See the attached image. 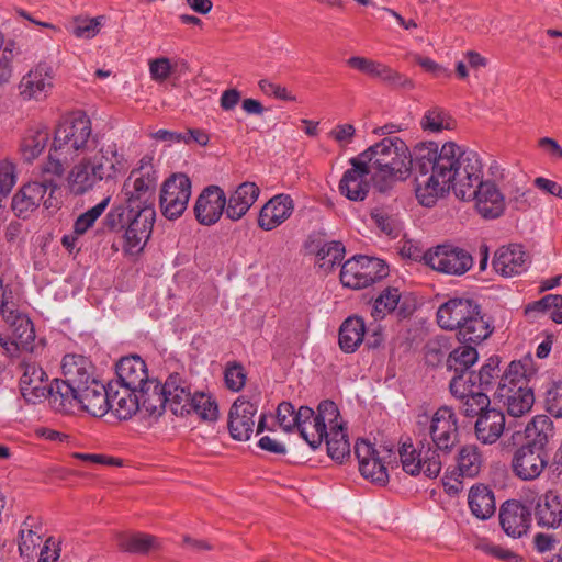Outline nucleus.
I'll return each mask as SVG.
<instances>
[{
    "label": "nucleus",
    "mask_w": 562,
    "mask_h": 562,
    "mask_svg": "<svg viewBox=\"0 0 562 562\" xmlns=\"http://www.w3.org/2000/svg\"><path fill=\"white\" fill-rule=\"evenodd\" d=\"M128 221H131L130 210L120 203L105 214L102 229L109 233H120L124 231Z\"/></svg>",
    "instance_id": "nucleus-53"
},
{
    "label": "nucleus",
    "mask_w": 562,
    "mask_h": 562,
    "mask_svg": "<svg viewBox=\"0 0 562 562\" xmlns=\"http://www.w3.org/2000/svg\"><path fill=\"white\" fill-rule=\"evenodd\" d=\"M345 255V246L340 241L325 243L317 251L318 265L326 272L330 271L336 265L340 263Z\"/></svg>",
    "instance_id": "nucleus-51"
},
{
    "label": "nucleus",
    "mask_w": 562,
    "mask_h": 562,
    "mask_svg": "<svg viewBox=\"0 0 562 562\" xmlns=\"http://www.w3.org/2000/svg\"><path fill=\"white\" fill-rule=\"evenodd\" d=\"M103 20V15L91 19L77 16L74 19L72 34L78 38H93L99 34Z\"/></svg>",
    "instance_id": "nucleus-57"
},
{
    "label": "nucleus",
    "mask_w": 562,
    "mask_h": 562,
    "mask_svg": "<svg viewBox=\"0 0 562 562\" xmlns=\"http://www.w3.org/2000/svg\"><path fill=\"white\" fill-rule=\"evenodd\" d=\"M227 196L218 186L206 187L194 205L196 221L202 225H213L225 214Z\"/></svg>",
    "instance_id": "nucleus-22"
},
{
    "label": "nucleus",
    "mask_w": 562,
    "mask_h": 562,
    "mask_svg": "<svg viewBox=\"0 0 562 562\" xmlns=\"http://www.w3.org/2000/svg\"><path fill=\"white\" fill-rule=\"evenodd\" d=\"M503 385L517 387L519 385H528L526 380V370L520 361H512L501 378L498 387Z\"/></svg>",
    "instance_id": "nucleus-62"
},
{
    "label": "nucleus",
    "mask_w": 562,
    "mask_h": 562,
    "mask_svg": "<svg viewBox=\"0 0 562 562\" xmlns=\"http://www.w3.org/2000/svg\"><path fill=\"white\" fill-rule=\"evenodd\" d=\"M131 221L124 228V251L130 255L139 254L147 244L155 223V210H138L130 213Z\"/></svg>",
    "instance_id": "nucleus-17"
},
{
    "label": "nucleus",
    "mask_w": 562,
    "mask_h": 562,
    "mask_svg": "<svg viewBox=\"0 0 562 562\" xmlns=\"http://www.w3.org/2000/svg\"><path fill=\"white\" fill-rule=\"evenodd\" d=\"M140 411L149 416L162 415L167 404L166 383L160 384L157 380H150L137 390Z\"/></svg>",
    "instance_id": "nucleus-37"
},
{
    "label": "nucleus",
    "mask_w": 562,
    "mask_h": 562,
    "mask_svg": "<svg viewBox=\"0 0 562 562\" xmlns=\"http://www.w3.org/2000/svg\"><path fill=\"white\" fill-rule=\"evenodd\" d=\"M257 411V403L245 396H239L233 403L228 413V430L233 439L246 441L251 437Z\"/></svg>",
    "instance_id": "nucleus-21"
},
{
    "label": "nucleus",
    "mask_w": 562,
    "mask_h": 562,
    "mask_svg": "<svg viewBox=\"0 0 562 562\" xmlns=\"http://www.w3.org/2000/svg\"><path fill=\"white\" fill-rule=\"evenodd\" d=\"M498 366L499 360L497 357L488 358L486 363L482 366L477 373H469V381L472 384H477L480 387L487 389L492 384L493 380L498 376Z\"/></svg>",
    "instance_id": "nucleus-56"
},
{
    "label": "nucleus",
    "mask_w": 562,
    "mask_h": 562,
    "mask_svg": "<svg viewBox=\"0 0 562 562\" xmlns=\"http://www.w3.org/2000/svg\"><path fill=\"white\" fill-rule=\"evenodd\" d=\"M483 166L480 161V169L476 179L470 182L471 194L467 200L474 198L477 212L485 218H496L505 211V202L503 193L492 182H483Z\"/></svg>",
    "instance_id": "nucleus-13"
},
{
    "label": "nucleus",
    "mask_w": 562,
    "mask_h": 562,
    "mask_svg": "<svg viewBox=\"0 0 562 562\" xmlns=\"http://www.w3.org/2000/svg\"><path fill=\"white\" fill-rule=\"evenodd\" d=\"M482 453L475 445L463 446L457 457V471L453 472L456 475V484L450 485L448 488L458 492L460 490L461 482L459 477L474 479L476 477L483 468Z\"/></svg>",
    "instance_id": "nucleus-32"
},
{
    "label": "nucleus",
    "mask_w": 562,
    "mask_h": 562,
    "mask_svg": "<svg viewBox=\"0 0 562 562\" xmlns=\"http://www.w3.org/2000/svg\"><path fill=\"white\" fill-rule=\"evenodd\" d=\"M328 456L342 463L345 458L350 457V443L344 426L333 425L331 430L325 436Z\"/></svg>",
    "instance_id": "nucleus-47"
},
{
    "label": "nucleus",
    "mask_w": 562,
    "mask_h": 562,
    "mask_svg": "<svg viewBox=\"0 0 562 562\" xmlns=\"http://www.w3.org/2000/svg\"><path fill=\"white\" fill-rule=\"evenodd\" d=\"M294 210V203L288 194H277L260 210L258 226L265 231H272L285 222Z\"/></svg>",
    "instance_id": "nucleus-25"
},
{
    "label": "nucleus",
    "mask_w": 562,
    "mask_h": 562,
    "mask_svg": "<svg viewBox=\"0 0 562 562\" xmlns=\"http://www.w3.org/2000/svg\"><path fill=\"white\" fill-rule=\"evenodd\" d=\"M529 261L530 257L521 245L510 244L496 250L492 265L498 274L512 278L525 272Z\"/></svg>",
    "instance_id": "nucleus-23"
},
{
    "label": "nucleus",
    "mask_w": 562,
    "mask_h": 562,
    "mask_svg": "<svg viewBox=\"0 0 562 562\" xmlns=\"http://www.w3.org/2000/svg\"><path fill=\"white\" fill-rule=\"evenodd\" d=\"M412 155L413 166L420 177L436 173V177L460 176L458 171L480 169L479 154L472 149H463L453 142H447L438 150L435 142L422 143L415 146Z\"/></svg>",
    "instance_id": "nucleus-3"
},
{
    "label": "nucleus",
    "mask_w": 562,
    "mask_h": 562,
    "mask_svg": "<svg viewBox=\"0 0 562 562\" xmlns=\"http://www.w3.org/2000/svg\"><path fill=\"white\" fill-rule=\"evenodd\" d=\"M504 202L515 212H527L532 206V190L528 187L522 176L513 175V178L504 183Z\"/></svg>",
    "instance_id": "nucleus-33"
},
{
    "label": "nucleus",
    "mask_w": 562,
    "mask_h": 562,
    "mask_svg": "<svg viewBox=\"0 0 562 562\" xmlns=\"http://www.w3.org/2000/svg\"><path fill=\"white\" fill-rule=\"evenodd\" d=\"M420 126L426 132L440 133L445 130H452L454 122L443 109L434 106L425 112L420 120Z\"/></svg>",
    "instance_id": "nucleus-49"
},
{
    "label": "nucleus",
    "mask_w": 562,
    "mask_h": 562,
    "mask_svg": "<svg viewBox=\"0 0 562 562\" xmlns=\"http://www.w3.org/2000/svg\"><path fill=\"white\" fill-rule=\"evenodd\" d=\"M97 151L76 164L68 175V187L71 193L81 195L92 190L101 181L116 179L122 169L116 144L98 143Z\"/></svg>",
    "instance_id": "nucleus-5"
},
{
    "label": "nucleus",
    "mask_w": 562,
    "mask_h": 562,
    "mask_svg": "<svg viewBox=\"0 0 562 562\" xmlns=\"http://www.w3.org/2000/svg\"><path fill=\"white\" fill-rule=\"evenodd\" d=\"M92 364L83 356L66 355L61 369L64 379L55 380L50 406L60 413L81 408L94 417L104 416L111 408L110 385L105 387L92 375Z\"/></svg>",
    "instance_id": "nucleus-1"
},
{
    "label": "nucleus",
    "mask_w": 562,
    "mask_h": 562,
    "mask_svg": "<svg viewBox=\"0 0 562 562\" xmlns=\"http://www.w3.org/2000/svg\"><path fill=\"white\" fill-rule=\"evenodd\" d=\"M504 429L505 415L496 408H488L482 412L475 423L476 438L485 445L496 442L503 435Z\"/></svg>",
    "instance_id": "nucleus-36"
},
{
    "label": "nucleus",
    "mask_w": 562,
    "mask_h": 562,
    "mask_svg": "<svg viewBox=\"0 0 562 562\" xmlns=\"http://www.w3.org/2000/svg\"><path fill=\"white\" fill-rule=\"evenodd\" d=\"M54 69L47 63H38L31 68L18 85L19 95L24 101H42L54 87Z\"/></svg>",
    "instance_id": "nucleus-16"
},
{
    "label": "nucleus",
    "mask_w": 562,
    "mask_h": 562,
    "mask_svg": "<svg viewBox=\"0 0 562 562\" xmlns=\"http://www.w3.org/2000/svg\"><path fill=\"white\" fill-rule=\"evenodd\" d=\"M137 171H132L124 181L122 188V205L130 210V213H137L138 210L154 209V183L147 177L139 176L134 178Z\"/></svg>",
    "instance_id": "nucleus-18"
},
{
    "label": "nucleus",
    "mask_w": 562,
    "mask_h": 562,
    "mask_svg": "<svg viewBox=\"0 0 562 562\" xmlns=\"http://www.w3.org/2000/svg\"><path fill=\"white\" fill-rule=\"evenodd\" d=\"M43 541V525L40 518L27 516L22 522L18 547L21 557L31 558Z\"/></svg>",
    "instance_id": "nucleus-40"
},
{
    "label": "nucleus",
    "mask_w": 562,
    "mask_h": 562,
    "mask_svg": "<svg viewBox=\"0 0 562 562\" xmlns=\"http://www.w3.org/2000/svg\"><path fill=\"white\" fill-rule=\"evenodd\" d=\"M191 196V180L184 173L167 179L160 192V209L165 217L176 220L186 211Z\"/></svg>",
    "instance_id": "nucleus-12"
},
{
    "label": "nucleus",
    "mask_w": 562,
    "mask_h": 562,
    "mask_svg": "<svg viewBox=\"0 0 562 562\" xmlns=\"http://www.w3.org/2000/svg\"><path fill=\"white\" fill-rule=\"evenodd\" d=\"M428 435L432 451L442 460L459 442V424L452 407L440 406L431 416Z\"/></svg>",
    "instance_id": "nucleus-8"
},
{
    "label": "nucleus",
    "mask_w": 562,
    "mask_h": 562,
    "mask_svg": "<svg viewBox=\"0 0 562 562\" xmlns=\"http://www.w3.org/2000/svg\"><path fill=\"white\" fill-rule=\"evenodd\" d=\"M389 274V267L378 258L355 256L347 260L340 271L341 283L350 289H362L382 280Z\"/></svg>",
    "instance_id": "nucleus-9"
},
{
    "label": "nucleus",
    "mask_w": 562,
    "mask_h": 562,
    "mask_svg": "<svg viewBox=\"0 0 562 562\" xmlns=\"http://www.w3.org/2000/svg\"><path fill=\"white\" fill-rule=\"evenodd\" d=\"M535 515L540 526L555 527L560 525L562 504L559 496L552 491L541 495L537 501Z\"/></svg>",
    "instance_id": "nucleus-42"
},
{
    "label": "nucleus",
    "mask_w": 562,
    "mask_h": 562,
    "mask_svg": "<svg viewBox=\"0 0 562 562\" xmlns=\"http://www.w3.org/2000/svg\"><path fill=\"white\" fill-rule=\"evenodd\" d=\"M460 176L453 175V177H436V173H430L426 177L417 178L416 196L420 204L425 206H432L437 202L438 198L443 195L445 192L450 189L453 190L457 198L460 200H467L471 194L470 182L472 179H476L479 171H459Z\"/></svg>",
    "instance_id": "nucleus-6"
},
{
    "label": "nucleus",
    "mask_w": 562,
    "mask_h": 562,
    "mask_svg": "<svg viewBox=\"0 0 562 562\" xmlns=\"http://www.w3.org/2000/svg\"><path fill=\"white\" fill-rule=\"evenodd\" d=\"M20 391L24 400L29 403L42 402L55 390V382L49 383L47 373L35 362L23 361L20 364Z\"/></svg>",
    "instance_id": "nucleus-14"
},
{
    "label": "nucleus",
    "mask_w": 562,
    "mask_h": 562,
    "mask_svg": "<svg viewBox=\"0 0 562 562\" xmlns=\"http://www.w3.org/2000/svg\"><path fill=\"white\" fill-rule=\"evenodd\" d=\"M260 190L255 182L240 183L227 198L225 215L233 222L243 218L259 196Z\"/></svg>",
    "instance_id": "nucleus-27"
},
{
    "label": "nucleus",
    "mask_w": 562,
    "mask_h": 562,
    "mask_svg": "<svg viewBox=\"0 0 562 562\" xmlns=\"http://www.w3.org/2000/svg\"><path fill=\"white\" fill-rule=\"evenodd\" d=\"M186 415L195 413L201 419L214 422L218 417L217 403L211 394L195 392Z\"/></svg>",
    "instance_id": "nucleus-50"
},
{
    "label": "nucleus",
    "mask_w": 562,
    "mask_h": 562,
    "mask_svg": "<svg viewBox=\"0 0 562 562\" xmlns=\"http://www.w3.org/2000/svg\"><path fill=\"white\" fill-rule=\"evenodd\" d=\"M109 400L111 402L110 409L119 419H130L140 411L137 390L110 384Z\"/></svg>",
    "instance_id": "nucleus-34"
},
{
    "label": "nucleus",
    "mask_w": 562,
    "mask_h": 562,
    "mask_svg": "<svg viewBox=\"0 0 562 562\" xmlns=\"http://www.w3.org/2000/svg\"><path fill=\"white\" fill-rule=\"evenodd\" d=\"M494 330L491 318L481 313L480 306L476 314L470 316L458 330V339L461 342L480 344L487 339Z\"/></svg>",
    "instance_id": "nucleus-39"
},
{
    "label": "nucleus",
    "mask_w": 562,
    "mask_h": 562,
    "mask_svg": "<svg viewBox=\"0 0 562 562\" xmlns=\"http://www.w3.org/2000/svg\"><path fill=\"white\" fill-rule=\"evenodd\" d=\"M315 416L323 423L324 427H329V430H331L333 425L344 426L342 422H339L340 414L338 407L333 401H322L317 406Z\"/></svg>",
    "instance_id": "nucleus-63"
},
{
    "label": "nucleus",
    "mask_w": 562,
    "mask_h": 562,
    "mask_svg": "<svg viewBox=\"0 0 562 562\" xmlns=\"http://www.w3.org/2000/svg\"><path fill=\"white\" fill-rule=\"evenodd\" d=\"M479 353L474 347L460 346L453 349L446 361L447 369L454 373L468 374L469 369L477 361Z\"/></svg>",
    "instance_id": "nucleus-48"
},
{
    "label": "nucleus",
    "mask_w": 562,
    "mask_h": 562,
    "mask_svg": "<svg viewBox=\"0 0 562 562\" xmlns=\"http://www.w3.org/2000/svg\"><path fill=\"white\" fill-rule=\"evenodd\" d=\"M550 463V453L526 446L517 448L512 458V471L522 481L538 479Z\"/></svg>",
    "instance_id": "nucleus-20"
},
{
    "label": "nucleus",
    "mask_w": 562,
    "mask_h": 562,
    "mask_svg": "<svg viewBox=\"0 0 562 562\" xmlns=\"http://www.w3.org/2000/svg\"><path fill=\"white\" fill-rule=\"evenodd\" d=\"M165 383L168 407L175 415H186L193 400L189 384L179 374L169 375Z\"/></svg>",
    "instance_id": "nucleus-35"
},
{
    "label": "nucleus",
    "mask_w": 562,
    "mask_h": 562,
    "mask_svg": "<svg viewBox=\"0 0 562 562\" xmlns=\"http://www.w3.org/2000/svg\"><path fill=\"white\" fill-rule=\"evenodd\" d=\"M58 186L53 178L30 181L25 183L12 199V210L19 217H26L41 204L45 209H56L58 200L55 193Z\"/></svg>",
    "instance_id": "nucleus-7"
},
{
    "label": "nucleus",
    "mask_w": 562,
    "mask_h": 562,
    "mask_svg": "<svg viewBox=\"0 0 562 562\" xmlns=\"http://www.w3.org/2000/svg\"><path fill=\"white\" fill-rule=\"evenodd\" d=\"M117 547L125 552L146 554L160 549V541L155 536L147 533L121 535L117 538Z\"/></svg>",
    "instance_id": "nucleus-46"
},
{
    "label": "nucleus",
    "mask_w": 562,
    "mask_h": 562,
    "mask_svg": "<svg viewBox=\"0 0 562 562\" xmlns=\"http://www.w3.org/2000/svg\"><path fill=\"white\" fill-rule=\"evenodd\" d=\"M424 260L431 269L450 276H463L473 266L472 255L451 244H442L428 249Z\"/></svg>",
    "instance_id": "nucleus-11"
},
{
    "label": "nucleus",
    "mask_w": 562,
    "mask_h": 562,
    "mask_svg": "<svg viewBox=\"0 0 562 562\" xmlns=\"http://www.w3.org/2000/svg\"><path fill=\"white\" fill-rule=\"evenodd\" d=\"M301 407L296 411L290 402H282L277 409V419L280 427L286 431L297 429L301 419Z\"/></svg>",
    "instance_id": "nucleus-59"
},
{
    "label": "nucleus",
    "mask_w": 562,
    "mask_h": 562,
    "mask_svg": "<svg viewBox=\"0 0 562 562\" xmlns=\"http://www.w3.org/2000/svg\"><path fill=\"white\" fill-rule=\"evenodd\" d=\"M347 169L339 182V192L351 201H363L370 190L367 177L372 172L360 155L349 159Z\"/></svg>",
    "instance_id": "nucleus-19"
},
{
    "label": "nucleus",
    "mask_w": 562,
    "mask_h": 562,
    "mask_svg": "<svg viewBox=\"0 0 562 562\" xmlns=\"http://www.w3.org/2000/svg\"><path fill=\"white\" fill-rule=\"evenodd\" d=\"M554 434L555 430L551 418L547 415H537L525 428L526 442L522 446L549 453V445Z\"/></svg>",
    "instance_id": "nucleus-30"
},
{
    "label": "nucleus",
    "mask_w": 562,
    "mask_h": 562,
    "mask_svg": "<svg viewBox=\"0 0 562 562\" xmlns=\"http://www.w3.org/2000/svg\"><path fill=\"white\" fill-rule=\"evenodd\" d=\"M403 470L409 475L423 473L427 477H437L441 471L443 460L432 451L431 442L426 439L419 442L418 448L412 443H403L398 449Z\"/></svg>",
    "instance_id": "nucleus-10"
},
{
    "label": "nucleus",
    "mask_w": 562,
    "mask_h": 562,
    "mask_svg": "<svg viewBox=\"0 0 562 562\" xmlns=\"http://www.w3.org/2000/svg\"><path fill=\"white\" fill-rule=\"evenodd\" d=\"M355 453L359 461V470L362 476L371 482L385 485L389 481V474L384 465L385 454L391 453V450L383 447L378 450L367 440L357 441L355 446Z\"/></svg>",
    "instance_id": "nucleus-15"
},
{
    "label": "nucleus",
    "mask_w": 562,
    "mask_h": 562,
    "mask_svg": "<svg viewBox=\"0 0 562 562\" xmlns=\"http://www.w3.org/2000/svg\"><path fill=\"white\" fill-rule=\"evenodd\" d=\"M301 419L297 431L312 449H316L327 435L326 427L315 416V412L308 406H301Z\"/></svg>",
    "instance_id": "nucleus-41"
},
{
    "label": "nucleus",
    "mask_w": 562,
    "mask_h": 562,
    "mask_svg": "<svg viewBox=\"0 0 562 562\" xmlns=\"http://www.w3.org/2000/svg\"><path fill=\"white\" fill-rule=\"evenodd\" d=\"M461 406L460 411L467 417L480 416L482 412L488 409L490 398L486 394L480 391L469 393L464 397H460Z\"/></svg>",
    "instance_id": "nucleus-55"
},
{
    "label": "nucleus",
    "mask_w": 562,
    "mask_h": 562,
    "mask_svg": "<svg viewBox=\"0 0 562 562\" xmlns=\"http://www.w3.org/2000/svg\"><path fill=\"white\" fill-rule=\"evenodd\" d=\"M548 313L554 323L562 324V295L548 294L525 307V315L531 319H537Z\"/></svg>",
    "instance_id": "nucleus-45"
},
{
    "label": "nucleus",
    "mask_w": 562,
    "mask_h": 562,
    "mask_svg": "<svg viewBox=\"0 0 562 562\" xmlns=\"http://www.w3.org/2000/svg\"><path fill=\"white\" fill-rule=\"evenodd\" d=\"M479 305L470 299H451L437 311V323L446 330H459L464 322L476 314Z\"/></svg>",
    "instance_id": "nucleus-24"
},
{
    "label": "nucleus",
    "mask_w": 562,
    "mask_h": 562,
    "mask_svg": "<svg viewBox=\"0 0 562 562\" xmlns=\"http://www.w3.org/2000/svg\"><path fill=\"white\" fill-rule=\"evenodd\" d=\"M543 404L551 416L562 418V381L548 385L543 394Z\"/></svg>",
    "instance_id": "nucleus-58"
},
{
    "label": "nucleus",
    "mask_w": 562,
    "mask_h": 562,
    "mask_svg": "<svg viewBox=\"0 0 562 562\" xmlns=\"http://www.w3.org/2000/svg\"><path fill=\"white\" fill-rule=\"evenodd\" d=\"M98 147V135H92L90 119L77 113L65 117L55 131L53 142L54 154H49L46 171L55 176H61L65 168L64 161L80 155H88Z\"/></svg>",
    "instance_id": "nucleus-4"
},
{
    "label": "nucleus",
    "mask_w": 562,
    "mask_h": 562,
    "mask_svg": "<svg viewBox=\"0 0 562 562\" xmlns=\"http://www.w3.org/2000/svg\"><path fill=\"white\" fill-rule=\"evenodd\" d=\"M476 549L505 562H521V558L518 554L487 539H480L476 543Z\"/></svg>",
    "instance_id": "nucleus-60"
},
{
    "label": "nucleus",
    "mask_w": 562,
    "mask_h": 562,
    "mask_svg": "<svg viewBox=\"0 0 562 562\" xmlns=\"http://www.w3.org/2000/svg\"><path fill=\"white\" fill-rule=\"evenodd\" d=\"M530 513L517 501L505 502L499 509V524L504 532L513 538L525 535L529 528Z\"/></svg>",
    "instance_id": "nucleus-26"
},
{
    "label": "nucleus",
    "mask_w": 562,
    "mask_h": 562,
    "mask_svg": "<svg viewBox=\"0 0 562 562\" xmlns=\"http://www.w3.org/2000/svg\"><path fill=\"white\" fill-rule=\"evenodd\" d=\"M401 299V294L398 289L396 288H386L381 294L375 299L371 315L375 319H382L387 314L395 311Z\"/></svg>",
    "instance_id": "nucleus-52"
},
{
    "label": "nucleus",
    "mask_w": 562,
    "mask_h": 562,
    "mask_svg": "<svg viewBox=\"0 0 562 562\" xmlns=\"http://www.w3.org/2000/svg\"><path fill=\"white\" fill-rule=\"evenodd\" d=\"M359 155L372 171L373 187L383 194L405 180L413 168L408 146L397 136L385 137Z\"/></svg>",
    "instance_id": "nucleus-2"
},
{
    "label": "nucleus",
    "mask_w": 562,
    "mask_h": 562,
    "mask_svg": "<svg viewBox=\"0 0 562 562\" xmlns=\"http://www.w3.org/2000/svg\"><path fill=\"white\" fill-rule=\"evenodd\" d=\"M111 196H105L101 202L85 213L79 215L74 223V229L77 235H83L90 227L93 226L95 221L102 215L105 209L109 206Z\"/></svg>",
    "instance_id": "nucleus-54"
},
{
    "label": "nucleus",
    "mask_w": 562,
    "mask_h": 562,
    "mask_svg": "<svg viewBox=\"0 0 562 562\" xmlns=\"http://www.w3.org/2000/svg\"><path fill=\"white\" fill-rule=\"evenodd\" d=\"M49 140L47 128H30L25 132L21 145L20 154L25 162L35 160L46 148Z\"/></svg>",
    "instance_id": "nucleus-44"
},
{
    "label": "nucleus",
    "mask_w": 562,
    "mask_h": 562,
    "mask_svg": "<svg viewBox=\"0 0 562 562\" xmlns=\"http://www.w3.org/2000/svg\"><path fill=\"white\" fill-rule=\"evenodd\" d=\"M468 505L471 514L480 520H487L496 512L494 492L485 484H474L468 494Z\"/></svg>",
    "instance_id": "nucleus-38"
},
{
    "label": "nucleus",
    "mask_w": 562,
    "mask_h": 562,
    "mask_svg": "<svg viewBox=\"0 0 562 562\" xmlns=\"http://www.w3.org/2000/svg\"><path fill=\"white\" fill-rule=\"evenodd\" d=\"M117 382L115 384L138 390L149 382L146 363L138 356L122 358L116 364Z\"/></svg>",
    "instance_id": "nucleus-29"
},
{
    "label": "nucleus",
    "mask_w": 562,
    "mask_h": 562,
    "mask_svg": "<svg viewBox=\"0 0 562 562\" xmlns=\"http://www.w3.org/2000/svg\"><path fill=\"white\" fill-rule=\"evenodd\" d=\"M496 395L507 407L508 414L514 417L527 414L535 404L533 391L528 385H519L517 387L503 385L497 387Z\"/></svg>",
    "instance_id": "nucleus-28"
},
{
    "label": "nucleus",
    "mask_w": 562,
    "mask_h": 562,
    "mask_svg": "<svg viewBox=\"0 0 562 562\" xmlns=\"http://www.w3.org/2000/svg\"><path fill=\"white\" fill-rule=\"evenodd\" d=\"M376 78H380L384 83L393 89L411 90L414 88V82L409 78L383 64Z\"/></svg>",
    "instance_id": "nucleus-61"
},
{
    "label": "nucleus",
    "mask_w": 562,
    "mask_h": 562,
    "mask_svg": "<svg viewBox=\"0 0 562 562\" xmlns=\"http://www.w3.org/2000/svg\"><path fill=\"white\" fill-rule=\"evenodd\" d=\"M225 384L227 389L234 392L240 391L246 383V371L238 362L228 364L224 372Z\"/></svg>",
    "instance_id": "nucleus-64"
},
{
    "label": "nucleus",
    "mask_w": 562,
    "mask_h": 562,
    "mask_svg": "<svg viewBox=\"0 0 562 562\" xmlns=\"http://www.w3.org/2000/svg\"><path fill=\"white\" fill-rule=\"evenodd\" d=\"M366 325L361 317H348L339 329V347L342 351L355 352L363 342Z\"/></svg>",
    "instance_id": "nucleus-43"
},
{
    "label": "nucleus",
    "mask_w": 562,
    "mask_h": 562,
    "mask_svg": "<svg viewBox=\"0 0 562 562\" xmlns=\"http://www.w3.org/2000/svg\"><path fill=\"white\" fill-rule=\"evenodd\" d=\"M12 330V338L20 344L22 350L32 351L35 340V330L30 318L11 306L0 315Z\"/></svg>",
    "instance_id": "nucleus-31"
}]
</instances>
